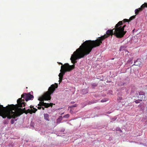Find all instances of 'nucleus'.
<instances>
[{"instance_id": "obj_6", "label": "nucleus", "mask_w": 147, "mask_h": 147, "mask_svg": "<svg viewBox=\"0 0 147 147\" xmlns=\"http://www.w3.org/2000/svg\"><path fill=\"white\" fill-rule=\"evenodd\" d=\"M141 63V62L139 59H137L136 61H134V64L133 65L140 66Z\"/></svg>"}, {"instance_id": "obj_2", "label": "nucleus", "mask_w": 147, "mask_h": 147, "mask_svg": "<svg viewBox=\"0 0 147 147\" xmlns=\"http://www.w3.org/2000/svg\"><path fill=\"white\" fill-rule=\"evenodd\" d=\"M58 87V84L55 83V84H52L51 85L48 90V91L45 92L43 95L40 97L38 100L41 101L38 104L39 106H44V100H50L51 99V95L52 94L55 90V89Z\"/></svg>"}, {"instance_id": "obj_7", "label": "nucleus", "mask_w": 147, "mask_h": 147, "mask_svg": "<svg viewBox=\"0 0 147 147\" xmlns=\"http://www.w3.org/2000/svg\"><path fill=\"white\" fill-rule=\"evenodd\" d=\"M44 104V106L45 108H48L50 107H52L53 106V104L52 103H47L44 102L43 103Z\"/></svg>"}, {"instance_id": "obj_18", "label": "nucleus", "mask_w": 147, "mask_h": 147, "mask_svg": "<svg viewBox=\"0 0 147 147\" xmlns=\"http://www.w3.org/2000/svg\"><path fill=\"white\" fill-rule=\"evenodd\" d=\"M122 97H119L118 98H117V100H122Z\"/></svg>"}, {"instance_id": "obj_3", "label": "nucleus", "mask_w": 147, "mask_h": 147, "mask_svg": "<svg viewBox=\"0 0 147 147\" xmlns=\"http://www.w3.org/2000/svg\"><path fill=\"white\" fill-rule=\"evenodd\" d=\"M75 51L73 55H72L71 56V57L70 59L71 60V62L73 63L74 64H75L77 62L76 60L78 59H76L74 60L73 59H71V58L73 56V55L74 54V53L75 52ZM75 65L73 64V65H69V64L68 63H65L63 65H62L61 67V69L60 70L61 72L59 73V78H63V76L64 75L65 73L67 71H69L73 70L75 68Z\"/></svg>"}, {"instance_id": "obj_23", "label": "nucleus", "mask_w": 147, "mask_h": 147, "mask_svg": "<svg viewBox=\"0 0 147 147\" xmlns=\"http://www.w3.org/2000/svg\"><path fill=\"white\" fill-rule=\"evenodd\" d=\"M17 120V119H16V120H15V121H16Z\"/></svg>"}, {"instance_id": "obj_14", "label": "nucleus", "mask_w": 147, "mask_h": 147, "mask_svg": "<svg viewBox=\"0 0 147 147\" xmlns=\"http://www.w3.org/2000/svg\"><path fill=\"white\" fill-rule=\"evenodd\" d=\"M135 103H140V100H136L135 101Z\"/></svg>"}, {"instance_id": "obj_5", "label": "nucleus", "mask_w": 147, "mask_h": 147, "mask_svg": "<svg viewBox=\"0 0 147 147\" xmlns=\"http://www.w3.org/2000/svg\"><path fill=\"white\" fill-rule=\"evenodd\" d=\"M135 18V16H133L130 17L129 20L126 19H124L123 21H121L123 22L122 25L123 24H125L126 22H127V23L129 24V22L131 20H132L134 19Z\"/></svg>"}, {"instance_id": "obj_4", "label": "nucleus", "mask_w": 147, "mask_h": 147, "mask_svg": "<svg viewBox=\"0 0 147 147\" xmlns=\"http://www.w3.org/2000/svg\"><path fill=\"white\" fill-rule=\"evenodd\" d=\"M30 107L31 109H28L27 110H25V108H24L23 109H22V110H23V111H24V113L26 114H27L28 113H30V114H32V113H35L36 111H37V109L34 108L33 106H32V105H31Z\"/></svg>"}, {"instance_id": "obj_15", "label": "nucleus", "mask_w": 147, "mask_h": 147, "mask_svg": "<svg viewBox=\"0 0 147 147\" xmlns=\"http://www.w3.org/2000/svg\"><path fill=\"white\" fill-rule=\"evenodd\" d=\"M137 9L139 10L140 11H141L143 10L142 8L141 7Z\"/></svg>"}, {"instance_id": "obj_12", "label": "nucleus", "mask_w": 147, "mask_h": 147, "mask_svg": "<svg viewBox=\"0 0 147 147\" xmlns=\"http://www.w3.org/2000/svg\"><path fill=\"white\" fill-rule=\"evenodd\" d=\"M145 93H144V92H142V91H140V92H139V95H144Z\"/></svg>"}, {"instance_id": "obj_21", "label": "nucleus", "mask_w": 147, "mask_h": 147, "mask_svg": "<svg viewBox=\"0 0 147 147\" xmlns=\"http://www.w3.org/2000/svg\"><path fill=\"white\" fill-rule=\"evenodd\" d=\"M58 63L59 64H61V65H63V64L62 63H61L58 62Z\"/></svg>"}, {"instance_id": "obj_19", "label": "nucleus", "mask_w": 147, "mask_h": 147, "mask_svg": "<svg viewBox=\"0 0 147 147\" xmlns=\"http://www.w3.org/2000/svg\"><path fill=\"white\" fill-rule=\"evenodd\" d=\"M106 101V100H104V99H102L101 100V102H104Z\"/></svg>"}, {"instance_id": "obj_22", "label": "nucleus", "mask_w": 147, "mask_h": 147, "mask_svg": "<svg viewBox=\"0 0 147 147\" xmlns=\"http://www.w3.org/2000/svg\"><path fill=\"white\" fill-rule=\"evenodd\" d=\"M42 109L43 110H45V108L44 107H42Z\"/></svg>"}, {"instance_id": "obj_24", "label": "nucleus", "mask_w": 147, "mask_h": 147, "mask_svg": "<svg viewBox=\"0 0 147 147\" xmlns=\"http://www.w3.org/2000/svg\"><path fill=\"white\" fill-rule=\"evenodd\" d=\"M70 112H71V110H70Z\"/></svg>"}, {"instance_id": "obj_16", "label": "nucleus", "mask_w": 147, "mask_h": 147, "mask_svg": "<svg viewBox=\"0 0 147 147\" xmlns=\"http://www.w3.org/2000/svg\"><path fill=\"white\" fill-rule=\"evenodd\" d=\"M64 117H66V118H67L69 117V115L68 114H67L66 115H65V116H64Z\"/></svg>"}, {"instance_id": "obj_13", "label": "nucleus", "mask_w": 147, "mask_h": 147, "mask_svg": "<svg viewBox=\"0 0 147 147\" xmlns=\"http://www.w3.org/2000/svg\"><path fill=\"white\" fill-rule=\"evenodd\" d=\"M15 121V120L13 119H12L11 120V124H13Z\"/></svg>"}, {"instance_id": "obj_17", "label": "nucleus", "mask_w": 147, "mask_h": 147, "mask_svg": "<svg viewBox=\"0 0 147 147\" xmlns=\"http://www.w3.org/2000/svg\"><path fill=\"white\" fill-rule=\"evenodd\" d=\"M62 80H63V78H59V83H60V82H61V81H62Z\"/></svg>"}, {"instance_id": "obj_1", "label": "nucleus", "mask_w": 147, "mask_h": 147, "mask_svg": "<svg viewBox=\"0 0 147 147\" xmlns=\"http://www.w3.org/2000/svg\"><path fill=\"white\" fill-rule=\"evenodd\" d=\"M122 21H119L116 25L114 28L108 30L106 31V34L99 37L96 40H86L83 42L74 53L71 59L74 60L84 57L85 56L89 54L93 48L99 46L102 43V41L110 36L112 37L114 35L118 38L123 37L127 31H124V28L126 26V24L123 26H121L122 25Z\"/></svg>"}, {"instance_id": "obj_9", "label": "nucleus", "mask_w": 147, "mask_h": 147, "mask_svg": "<svg viewBox=\"0 0 147 147\" xmlns=\"http://www.w3.org/2000/svg\"><path fill=\"white\" fill-rule=\"evenodd\" d=\"M145 7H147V3H144L142 4L141 6V7L143 9Z\"/></svg>"}, {"instance_id": "obj_20", "label": "nucleus", "mask_w": 147, "mask_h": 147, "mask_svg": "<svg viewBox=\"0 0 147 147\" xmlns=\"http://www.w3.org/2000/svg\"><path fill=\"white\" fill-rule=\"evenodd\" d=\"M37 108L38 109H40L42 108V107L41 106H39Z\"/></svg>"}, {"instance_id": "obj_10", "label": "nucleus", "mask_w": 147, "mask_h": 147, "mask_svg": "<svg viewBox=\"0 0 147 147\" xmlns=\"http://www.w3.org/2000/svg\"><path fill=\"white\" fill-rule=\"evenodd\" d=\"M135 13L136 14V15L138 14L139 12H140L139 10L138 9H135Z\"/></svg>"}, {"instance_id": "obj_11", "label": "nucleus", "mask_w": 147, "mask_h": 147, "mask_svg": "<svg viewBox=\"0 0 147 147\" xmlns=\"http://www.w3.org/2000/svg\"><path fill=\"white\" fill-rule=\"evenodd\" d=\"M77 106V105L76 104H74V105H73L71 106H70L69 107V108H72V107H76Z\"/></svg>"}, {"instance_id": "obj_8", "label": "nucleus", "mask_w": 147, "mask_h": 147, "mask_svg": "<svg viewBox=\"0 0 147 147\" xmlns=\"http://www.w3.org/2000/svg\"><path fill=\"white\" fill-rule=\"evenodd\" d=\"M44 116L45 119V120L47 121H49V115L48 114H44Z\"/></svg>"}]
</instances>
